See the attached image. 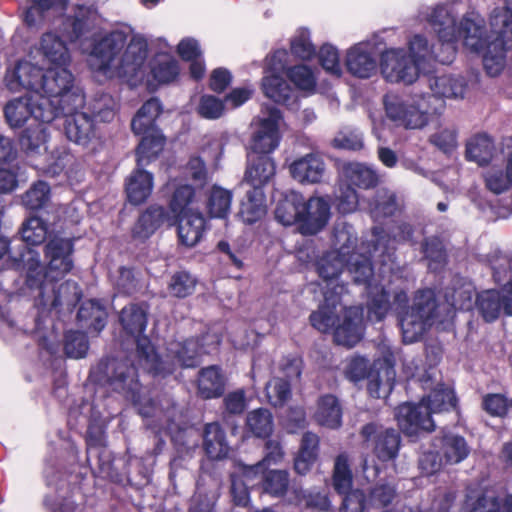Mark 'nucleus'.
Masks as SVG:
<instances>
[{
  "instance_id": "10",
  "label": "nucleus",
  "mask_w": 512,
  "mask_h": 512,
  "mask_svg": "<svg viewBox=\"0 0 512 512\" xmlns=\"http://www.w3.org/2000/svg\"><path fill=\"white\" fill-rule=\"evenodd\" d=\"M42 103L35 95L27 93L24 97L15 98L9 101L5 108L4 114L7 123L12 128L23 126L27 121L33 119L41 124L38 125L34 135L26 130L22 136L21 143L29 150L40 148L46 139L45 128L43 124L51 121H44L38 114L42 111Z\"/></svg>"
},
{
  "instance_id": "63",
  "label": "nucleus",
  "mask_w": 512,
  "mask_h": 512,
  "mask_svg": "<svg viewBox=\"0 0 512 512\" xmlns=\"http://www.w3.org/2000/svg\"><path fill=\"white\" fill-rule=\"evenodd\" d=\"M285 429L295 433L306 426V414L302 407L291 408L283 420Z\"/></svg>"
},
{
  "instance_id": "2",
  "label": "nucleus",
  "mask_w": 512,
  "mask_h": 512,
  "mask_svg": "<svg viewBox=\"0 0 512 512\" xmlns=\"http://www.w3.org/2000/svg\"><path fill=\"white\" fill-rule=\"evenodd\" d=\"M393 242L381 228L375 227L371 239L358 246L356 232L351 225L338 223L334 228L330 251L346 261L347 270L355 283L367 285L368 316L376 321L382 320L391 308V293L396 309L401 308L407 301L403 290L396 291L386 285L369 282L373 275L370 258L378 257L383 265H387L392 261Z\"/></svg>"
},
{
  "instance_id": "47",
  "label": "nucleus",
  "mask_w": 512,
  "mask_h": 512,
  "mask_svg": "<svg viewBox=\"0 0 512 512\" xmlns=\"http://www.w3.org/2000/svg\"><path fill=\"white\" fill-rule=\"evenodd\" d=\"M333 485L339 494H346L351 491L352 473L348 457L345 454L339 455L335 460Z\"/></svg>"
},
{
  "instance_id": "50",
  "label": "nucleus",
  "mask_w": 512,
  "mask_h": 512,
  "mask_svg": "<svg viewBox=\"0 0 512 512\" xmlns=\"http://www.w3.org/2000/svg\"><path fill=\"white\" fill-rule=\"evenodd\" d=\"M22 239L29 245L41 244L47 236V226L39 217H31L23 224Z\"/></svg>"
},
{
  "instance_id": "24",
  "label": "nucleus",
  "mask_w": 512,
  "mask_h": 512,
  "mask_svg": "<svg viewBox=\"0 0 512 512\" xmlns=\"http://www.w3.org/2000/svg\"><path fill=\"white\" fill-rule=\"evenodd\" d=\"M108 369H113L114 374L109 377L110 385L114 390L130 394L133 401L138 402V381L136 369L129 366L126 362L111 361L107 365Z\"/></svg>"
},
{
  "instance_id": "37",
  "label": "nucleus",
  "mask_w": 512,
  "mask_h": 512,
  "mask_svg": "<svg viewBox=\"0 0 512 512\" xmlns=\"http://www.w3.org/2000/svg\"><path fill=\"white\" fill-rule=\"evenodd\" d=\"M343 174L353 185L364 189L371 188L378 182L375 170L362 163L346 164Z\"/></svg>"
},
{
  "instance_id": "20",
  "label": "nucleus",
  "mask_w": 512,
  "mask_h": 512,
  "mask_svg": "<svg viewBox=\"0 0 512 512\" xmlns=\"http://www.w3.org/2000/svg\"><path fill=\"white\" fill-rule=\"evenodd\" d=\"M345 65L349 73L358 78H370L377 72L374 47L369 42H359L346 52Z\"/></svg>"
},
{
  "instance_id": "17",
  "label": "nucleus",
  "mask_w": 512,
  "mask_h": 512,
  "mask_svg": "<svg viewBox=\"0 0 512 512\" xmlns=\"http://www.w3.org/2000/svg\"><path fill=\"white\" fill-rule=\"evenodd\" d=\"M344 267L347 268L346 261L337 256L336 253L328 251L317 262V271L319 276L325 282L324 301H326V293L332 295L334 299L341 298L346 292L343 283L338 282V277L342 273Z\"/></svg>"
},
{
  "instance_id": "4",
  "label": "nucleus",
  "mask_w": 512,
  "mask_h": 512,
  "mask_svg": "<svg viewBox=\"0 0 512 512\" xmlns=\"http://www.w3.org/2000/svg\"><path fill=\"white\" fill-rule=\"evenodd\" d=\"M72 241L54 236L46 245L48 267L44 272L39 253L27 248L21 255V263L26 271V282L31 288L39 289L40 304L44 308H58L61 305H75L80 299V291L75 282L66 281L58 286L54 283L68 273L73 266L71 260Z\"/></svg>"
},
{
  "instance_id": "12",
  "label": "nucleus",
  "mask_w": 512,
  "mask_h": 512,
  "mask_svg": "<svg viewBox=\"0 0 512 512\" xmlns=\"http://www.w3.org/2000/svg\"><path fill=\"white\" fill-rule=\"evenodd\" d=\"M120 322L126 333L136 341L141 365L145 369L158 370V355L148 338L143 336L147 325L146 311L136 304H130L122 309Z\"/></svg>"
},
{
  "instance_id": "61",
  "label": "nucleus",
  "mask_w": 512,
  "mask_h": 512,
  "mask_svg": "<svg viewBox=\"0 0 512 512\" xmlns=\"http://www.w3.org/2000/svg\"><path fill=\"white\" fill-rule=\"evenodd\" d=\"M194 191L189 185H182L176 189L171 200V210L175 216H180L185 212H192L187 206L191 202Z\"/></svg>"
},
{
  "instance_id": "60",
  "label": "nucleus",
  "mask_w": 512,
  "mask_h": 512,
  "mask_svg": "<svg viewBox=\"0 0 512 512\" xmlns=\"http://www.w3.org/2000/svg\"><path fill=\"white\" fill-rule=\"evenodd\" d=\"M319 61L325 71L340 77L342 73L341 65L339 62L338 51L331 45H323L319 51Z\"/></svg>"
},
{
  "instance_id": "16",
  "label": "nucleus",
  "mask_w": 512,
  "mask_h": 512,
  "mask_svg": "<svg viewBox=\"0 0 512 512\" xmlns=\"http://www.w3.org/2000/svg\"><path fill=\"white\" fill-rule=\"evenodd\" d=\"M361 435L366 441L373 443L374 453L378 459L387 461L396 457L400 436L394 429L370 423L362 428Z\"/></svg>"
},
{
  "instance_id": "32",
  "label": "nucleus",
  "mask_w": 512,
  "mask_h": 512,
  "mask_svg": "<svg viewBox=\"0 0 512 512\" xmlns=\"http://www.w3.org/2000/svg\"><path fill=\"white\" fill-rule=\"evenodd\" d=\"M262 90L266 97L276 103L291 105L295 100V93L289 84L278 74L266 75L262 79Z\"/></svg>"
},
{
  "instance_id": "22",
  "label": "nucleus",
  "mask_w": 512,
  "mask_h": 512,
  "mask_svg": "<svg viewBox=\"0 0 512 512\" xmlns=\"http://www.w3.org/2000/svg\"><path fill=\"white\" fill-rule=\"evenodd\" d=\"M291 177L301 184H316L322 181L326 165L323 158L316 153H309L293 160L289 164Z\"/></svg>"
},
{
  "instance_id": "40",
  "label": "nucleus",
  "mask_w": 512,
  "mask_h": 512,
  "mask_svg": "<svg viewBox=\"0 0 512 512\" xmlns=\"http://www.w3.org/2000/svg\"><path fill=\"white\" fill-rule=\"evenodd\" d=\"M260 467V463H257L256 465L253 466L245 467L243 470V479L233 477L231 490L234 501L237 505H247L249 501L247 485L254 486L258 483L253 482L252 479L258 477V470L260 469Z\"/></svg>"
},
{
  "instance_id": "3",
  "label": "nucleus",
  "mask_w": 512,
  "mask_h": 512,
  "mask_svg": "<svg viewBox=\"0 0 512 512\" xmlns=\"http://www.w3.org/2000/svg\"><path fill=\"white\" fill-rule=\"evenodd\" d=\"M4 83L11 92L25 91L35 95L44 105L38 115L44 121H53L61 112H71L85 104L81 89L69 66L44 69L29 53L6 70Z\"/></svg>"
},
{
  "instance_id": "13",
  "label": "nucleus",
  "mask_w": 512,
  "mask_h": 512,
  "mask_svg": "<svg viewBox=\"0 0 512 512\" xmlns=\"http://www.w3.org/2000/svg\"><path fill=\"white\" fill-rule=\"evenodd\" d=\"M204 339L205 344L201 346L198 344V340L194 338L187 339L184 342H171L167 348L166 360H162L158 357V370H147L155 374L162 372L171 373L172 369L164 366L170 360L187 368L198 365L200 356L203 353L212 352L220 343V337L217 334H207Z\"/></svg>"
},
{
  "instance_id": "29",
  "label": "nucleus",
  "mask_w": 512,
  "mask_h": 512,
  "mask_svg": "<svg viewBox=\"0 0 512 512\" xmlns=\"http://www.w3.org/2000/svg\"><path fill=\"white\" fill-rule=\"evenodd\" d=\"M153 190V175L145 170L136 169L126 180V194L129 202L139 205L145 202Z\"/></svg>"
},
{
  "instance_id": "58",
  "label": "nucleus",
  "mask_w": 512,
  "mask_h": 512,
  "mask_svg": "<svg viewBox=\"0 0 512 512\" xmlns=\"http://www.w3.org/2000/svg\"><path fill=\"white\" fill-rule=\"evenodd\" d=\"M446 302L454 309L468 310L472 306L473 287L469 283L453 290L451 294H446Z\"/></svg>"
},
{
  "instance_id": "39",
  "label": "nucleus",
  "mask_w": 512,
  "mask_h": 512,
  "mask_svg": "<svg viewBox=\"0 0 512 512\" xmlns=\"http://www.w3.org/2000/svg\"><path fill=\"white\" fill-rule=\"evenodd\" d=\"M150 73L157 82L168 83L177 77L178 63L168 54H158L150 66Z\"/></svg>"
},
{
  "instance_id": "25",
  "label": "nucleus",
  "mask_w": 512,
  "mask_h": 512,
  "mask_svg": "<svg viewBox=\"0 0 512 512\" xmlns=\"http://www.w3.org/2000/svg\"><path fill=\"white\" fill-rule=\"evenodd\" d=\"M174 224V218L165 212L163 207L151 206L138 219L133 227V237L137 239H147L161 225Z\"/></svg>"
},
{
  "instance_id": "49",
  "label": "nucleus",
  "mask_w": 512,
  "mask_h": 512,
  "mask_svg": "<svg viewBox=\"0 0 512 512\" xmlns=\"http://www.w3.org/2000/svg\"><path fill=\"white\" fill-rule=\"evenodd\" d=\"M196 284L197 280L194 276L186 271H180L171 277L168 289L171 295L185 298L194 292Z\"/></svg>"
},
{
  "instance_id": "34",
  "label": "nucleus",
  "mask_w": 512,
  "mask_h": 512,
  "mask_svg": "<svg viewBox=\"0 0 512 512\" xmlns=\"http://www.w3.org/2000/svg\"><path fill=\"white\" fill-rule=\"evenodd\" d=\"M204 449L211 459L219 460L228 455L230 447L218 423L206 425L204 430Z\"/></svg>"
},
{
  "instance_id": "57",
  "label": "nucleus",
  "mask_w": 512,
  "mask_h": 512,
  "mask_svg": "<svg viewBox=\"0 0 512 512\" xmlns=\"http://www.w3.org/2000/svg\"><path fill=\"white\" fill-rule=\"evenodd\" d=\"M485 182L488 189L496 194L512 187V178L507 169L504 172L500 168H490L485 174Z\"/></svg>"
},
{
  "instance_id": "52",
  "label": "nucleus",
  "mask_w": 512,
  "mask_h": 512,
  "mask_svg": "<svg viewBox=\"0 0 512 512\" xmlns=\"http://www.w3.org/2000/svg\"><path fill=\"white\" fill-rule=\"evenodd\" d=\"M369 209L374 218L392 215L397 209L395 195L386 189L379 190Z\"/></svg>"
},
{
  "instance_id": "35",
  "label": "nucleus",
  "mask_w": 512,
  "mask_h": 512,
  "mask_svg": "<svg viewBox=\"0 0 512 512\" xmlns=\"http://www.w3.org/2000/svg\"><path fill=\"white\" fill-rule=\"evenodd\" d=\"M141 134L143 137L136 152L138 166L146 165L157 157L165 144V138L158 129H150L149 132Z\"/></svg>"
},
{
  "instance_id": "54",
  "label": "nucleus",
  "mask_w": 512,
  "mask_h": 512,
  "mask_svg": "<svg viewBox=\"0 0 512 512\" xmlns=\"http://www.w3.org/2000/svg\"><path fill=\"white\" fill-rule=\"evenodd\" d=\"M264 490L272 495H282L288 487V474L282 470H271L265 476H259Z\"/></svg>"
},
{
  "instance_id": "14",
  "label": "nucleus",
  "mask_w": 512,
  "mask_h": 512,
  "mask_svg": "<svg viewBox=\"0 0 512 512\" xmlns=\"http://www.w3.org/2000/svg\"><path fill=\"white\" fill-rule=\"evenodd\" d=\"M438 441L436 452L426 453L420 459V466L427 474H433L446 464H458L470 453L466 440L460 435L446 433Z\"/></svg>"
},
{
  "instance_id": "5",
  "label": "nucleus",
  "mask_w": 512,
  "mask_h": 512,
  "mask_svg": "<svg viewBox=\"0 0 512 512\" xmlns=\"http://www.w3.org/2000/svg\"><path fill=\"white\" fill-rule=\"evenodd\" d=\"M148 43L140 34L115 30L94 40L89 53L91 70L105 79L122 78L140 82L149 75Z\"/></svg>"
},
{
  "instance_id": "46",
  "label": "nucleus",
  "mask_w": 512,
  "mask_h": 512,
  "mask_svg": "<svg viewBox=\"0 0 512 512\" xmlns=\"http://www.w3.org/2000/svg\"><path fill=\"white\" fill-rule=\"evenodd\" d=\"M287 77L295 87L306 93H313L316 87L314 72L306 65H295L286 71Z\"/></svg>"
},
{
  "instance_id": "21",
  "label": "nucleus",
  "mask_w": 512,
  "mask_h": 512,
  "mask_svg": "<svg viewBox=\"0 0 512 512\" xmlns=\"http://www.w3.org/2000/svg\"><path fill=\"white\" fill-rule=\"evenodd\" d=\"M329 200L322 196H312L308 201L303 198L301 211V231L303 234H315L319 232L330 219Z\"/></svg>"
},
{
  "instance_id": "27",
  "label": "nucleus",
  "mask_w": 512,
  "mask_h": 512,
  "mask_svg": "<svg viewBox=\"0 0 512 512\" xmlns=\"http://www.w3.org/2000/svg\"><path fill=\"white\" fill-rule=\"evenodd\" d=\"M428 85L432 94H425L432 100H438L444 108V98H462L464 95L465 85L461 79L454 78L450 75L432 76L428 78Z\"/></svg>"
},
{
  "instance_id": "59",
  "label": "nucleus",
  "mask_w": 512,
  "mask_h": 512,
  "mask_svg": "<svg viewBox=\"0 0 512 512\" xmlns=\"http://www.w3.org/2000/svg\"><path fill=\"white\" fill-rule=\"evenodd\" d=\"M78 318L80 320L92 318L94 328L100 331L105 326L106 313L98 301L91 300L80 307Z\"/></svg>"
},
{
  "instance_id": "7",
  "label": "nucleus",
  "mask_w": 512,
  "mask_h": 512,
  "mask_svg": "<svg viewBox=\"0 0 512 512\" xmlns=\"http://www.w3.org/2000/svg\"><path fill=\"white\" fill-rule=\"evenodd\" d=\"M453 390L438 384L418 405L405 403L396 411V419L403 433L415 436L420 431H432L435 427L432 414L449 411L455 407Z\"/></svg>"
},
{
  "instance_id": "45",
  "label": "nucleus",
  "mask_w": 512,
  "mask_h": 512,
  "mask_svg": "<svg viewBox=\"0 0 512 512\" xmlns=\"http://www.w3.org/2000/svg\"><path fill=\"white\" fill-rule=\"evenodd\" d=\"M33 5L26 11L25 22L29 26L39 25L47 18L46 13L49 10L62 11L65 8L67 0H31Z\"/></svg>"
},
{
  "instance_id": "6",
  "label": "nucleus",
  "mask_w": 512,
  "mask_h": 512,
  "mask_svg": "<svg viewBox=\"0 0 512 512\" xmlns=\"http://www.w3.org/2000/svg\"><path fill=\"white\" fill-rule=\"evenodd\" d=\"M310 322L321 332L334 329L337 344L353 347L363 336L362 310L358 307L344 308L340 298L334 299L326 293V301L310 315Z\"/></svg>"
},
{
  "instance_id": "30",
  "label": "nucleus",
  "mask_w": 512,
  "mask_h": 512,
  "mask_svg": "<svg viewBox=\"0 0 512 512\" xmlns=\"http://www.w3.org/2000/svg\"><path fill=\"white\" fill-rule=\"evenodd\" d=\"M233 194L219 185H213L206 192L205 207L213 218L225 219L231 210Z\"/></svg>"
},
{
  "instance_id": "53",
  "label": "nucleus",
  "mask_w": 512,
  "mask_h": 512,
  "mask_svg": "<svg viewBox=\"0 0 512 512\" xmlns=\"http://www.w3.org/2000/svg\"><path fill=\"white\" fill-rule=\"evenodd\" d=\"M50 195V188L47 183L39 181L35 183L22 197L24 206L29 209H39L43 207Z\"/></svg>"
},
{
  "instance_id": "19",
  "label": "nucleus",
  "mask_w": 512,
  "mask_h": 512,
  "mask_svg": "<svg viewBox=\"0 0 512 512\" xmlns=\"http://www.w3.org/2000/svg\"><path fill=\"white\" fill-rule=\"evenodd\" d=\"M502 293L500 296L498 291L490 289L478 294L476 305L486 321L498 318L502 308L507 315L512 316V280L503 287Z\"/></svg>"
},
{
  "instance_id": "28",
  "label": "nucleus",
  "mask_w": 512,
  "mask_h": 512,
  "mask_svg": "<svg viewBox=\"0 0 512 512\" xmlns=\"http://www.w3.org/2000/svg\"><path fill=\"white\" fill-rule=\"evenodd\" d=\"M248 168L245 179L253 189H261L275 173V165L271 157L267 155L248 154Z\"/></svg>"
},
{
  "instance_id": "56",
  "label": "nucleus",
  "mask_w": 512,
  "mask_h": 512,
  "mask_svg": "<svg viewBox=\"0 0 512 512\" xmlns=\"http://www.w3.org/2000/svg\"><path fill=\"white\" fill-rule=\"evenodd\" d=\"M65 353L70 358L79 359L86 355L88 350V340L84 333L70 331L66 334Z\"/></svg>"
},
{
  "instance_id": "23",
  "label": "nucleus",
  "mask_w": 512,
  "mask_h": 512,
  "mask_svg": "<svg viewBox=\"0 0 512 512\" xmlns=\"http://www.w3.org/2000/svg\"><path fill=\"white\" fill-rule=\"evenodd\" d=\"M67 115L65 121V134L67 138L83 147L88 146L96 138V127L93 119L85 112H62Z\"/></svg>"
},
{
  "instance_id": "33",
  "label": "nucleus",
  "mask_w": 512,
  "mask_h": 512,
  "mask_svg": "<svg viewBox=\"0 0 512 512\" xmlns=\"http://www.w3.org/2000/svg\"><path fill=\"white\" fill-rule=\"evenodd\" d=\"M303 196L297 192H290L280 200L275 209V218L284 226H290L295 223L301 224L303 217L301 205Z\"/></svg>"
},
{
  "instance_id": "18",
  "label": "nucleus",
  "mask_w": 512,
  "mask_h": 512,
  "mask_svg": "<svg viewBox=\"0 0 512 512\" xmlns=\"http://www.w3.org/2000/svg\"><path fill=\"white\" fill-rule=\"evenodd\" d=\"M30 53L36 55L38 63L41 58L49 67L70 66L71 63V54L66 43L53 32L44 33Z\"/></svg>"
},
{
  "instance_id": "44",
  "label": "nucleus",
  "mask_w": 512,
  "mask_h": 512,
  "mask_svg": "<svg viewBox=\"0 0 512 512\" xmlns=\"http://www.w3.org/2000/svg\"><path fill=\"white\" fill-rule=\"evenodd\" d=\"M265 214L264 195L261 189L247 192V200L242 202L240 216L245 223H254Z\"/></svg>"
},
{
  "instance_id": "31",
  "label": "nucleus",
  "mask_w": 512,
  "mask_h": 512,
  "mask_svg": "<svg viewBox=\"0 0 512 512\" xmlns=\"http://www.w3.org/2000/svg\"><path fill=\"white\" fill-rule=\"evenodd\" d=\"M342 409L338 399L333 395L319 398L314 412L315 421L328 428H338L341 425Z\"/></svg>"
},
{
  "instance_id": "38",
  "label": "nucleus",
  "mask_w": 512,
  "mask_h": 512,
  "mask_svg": "<svg viewBox=\"0 0 512 512\" xmlns=\"http://www.w3.org/2000/svg\"><path fill=\"white\" fill-rule=\"evenodd\" d=\"M223 378L215 366L201 370L198 379V388L204 398H214L221 395L223 391Z\"/></svg>"
},
{
  "instance_id": "11",
  "label": "nucleus",
  "mask_w": 512,
  "mask_h": 512,
  "mask_svg": "<svg viewBox=\"0 0 512 512\" xmlns=\"http://www.w3.org/2000/svg\"><path fill=\"white\" fill-rule=\"evenodd\" d=\"M436 316L435 294L427 289L419 292L413 301V305L400 316V327L405 343L417 341L432 324Z\"/></svg>"
},
{
  "instance_id": "26",
  "label": "nucleus",
  "mask_w": 512,
  "mask_h": 512,
  "mask_svg": "<svg viewBox=\"0 0 512 512\" xmlns=\"http://www.w3.org/2000/svg\"><path fill=\"white\" fill-rule=\"evenodd\" d=\"M172 218H179L178 236L183 245L193 247L201 240L205 219L200 212H185Z\"/></svg>"
},
{
  "instance_id": "51",
  "label": "nucleus",
  "mask_w": 512,
  "mask_h": 512,
  "mask_svg": "<svg viewBox=\"0 0 512 512\" xmlns=\"http://www.w3.org/2000/svg\"><path fill=\"white\" fill-rule=\"evenodd\" d=\"M291 52L301 60H310L316 55V49L310 40V33L300 29L291 39Z\"/></svg>"
},
{
  "instance_id": "55",
  "label": "nucleus",
  "mask_w": 512,
  "mask_h": 512,
  "mask_svg": "<svg viewBox=\"0 0 512 512\" xmlns=\"http://www.w3.org/2000/svg\"><path fill=\"white\" fill-rule=\"evenodd\" d=\"M266 396L273 406H282L290 397L289 383L280 378H273L266 384Z\"/></svg>"
},
{
  "instance_id": "64",
  "label": "nucleus",
  "mask_w": 512,
  "mask_h": 512,
  "mask_svg": "<svg viewBox=\"0 0 512 512\" xmlns=\"http://www.w3.org/2000/svg\"><path fill=\"white\" fill-rule=\"evenodd\" d=\"M344 495L341 512H363L365 497L361 490H351Z\"/></svg>"
},
{
  "instance_id": "62",
  "label": "nucleus",
  "mask_w": 512,
  "mask_h": 512,
  "mask_svg": "<svg viewBox=\"0 0 512 512\" xmlns=\"http://www.w3.org/2000/svg\"><path fill=\"white\" fill-rule=\"evenodd\" d=\"M114 106L113 99L108 95H103L92 105L93 116L100 121L109 122L114 117Z\"/></svg>"
},
{
  "instance_id": "42",
  "label": "nucleus",
  "mask_w": 512,
  "mask_h": 512,
  "mask_svg": "<svg viewBox=\"0 0 512 512\" xmlns=\"http://www.w3.org/2000/svg\"><path fill=\"white\" fill-rule=\"evenodd\" d=\"M471 512H512V495L500 498L488 490L472 504Z\"/></svg>"
},
{
  "instance_id": "43",
  "label": "nucleus",
  "mask_w": 512,
  "mask_h": 512,
  "mask_svg": "<svg viewBox=\"0 0 512 512\" xmlns=\"http://www.w3.org/2000/svg\"><path fill=\"white\" fill-rule=\"evenodd\" d=\"M494 144L487 135H477L467 143L466 154L468 159L484 165L489 162L493 155Z\"/></svg>"
},
{
  "instance_id": "8",
  "label": "nucleus",
  "mask_w": 512,
  "mask_h": 512,
  "mask_svg": "<svg viewBox=\"0 0 512 512\" xmlns=\"http://www.w3.org/2000/svg\"><path fill=\"white\" fill-rule=\"evenodd\" d=\"M384 105L386 116L405 129H422L442 111V103L425 94H414L407 99L387 96Z\"/></svg>"
},
{
  "instance_id": "1",
  "label": "nucleus",
  "mask_w": 512,
  "mask_h": 512,
  "mask_svg": "<svg viewBox=\"0 0 512 512\" xmlns=\"http://www.w3.org/2000/svg\"><path fill=\"white\" fill-rule=\"evenodd\" d=\"M429 22L437 33L442 49L435 52L427 40L416 35L409 42V52L401 48H390L381 54L382 76L391 83L406 85L415 82L421 72H426L433 60L443 64L451 63L456 53L455 41L463 38L464 45L472 51L482 52L483 65L491 76L498 75L507 60H512V10H493L489 22V34L484 37L481 23L463 19L459 26L446 7L433 10Z\"/></svg>"
},
{
  "instance_id": "36",
  "label": "nucleus",
  "mask_w": 512,
  "mask_h": 512,
  "mask_svg": "<svg viewBox=\"0 0 512 512\" xmlns=\"http://www.w3.org/2000/svg\"><path fill=\"white\" fill-rule=\"evenodd\" d=\"M162 111L158 99L151 98L146 101L133 118L131 127L134 133H146L150 129H157L154 122Z\"/></svg>"
},
{
  "instance_id": "9",
  "label": "nucleus",
  "mask_w": 512,
  "mask_h": 512,
  "mask_svg": "<svg viewBox=\"0 0 512 512\" xmlns=\"http://www.w3.org/2000/svg\"><path fill=\"white\" fill-rule=\"evenodd\" d=\"M345 377L357 382L368 378V392L375 398H386L392 391L396 373L387 362H375L370 370L369 361L359 355L345 360L343 366Z\"/></svg>"
},
{
  "instance_id": "41",
  "label": "nucleus",
  "mask_w": 512,
  "mask_h": 512,
  "mask_svg": "<svg viewBox=\"0 0 512 512\" xmlns=\"http://www.w3.org/2000/svg\"><path fill=\"white\" fill-rule=\"evenodd\" d=\"M246 426L258 438H266L273 432V417L269 410L259 408L247 414Z\"/></svg>"
},
{
  "instance_id": "15",
  "label": "nucleus",
  "mask_w": 512,
  "mask_h": 512,
  "mask_svg": "<svg viewBox=\"0 0 512 512\" xmlns=\"http://www.w3.org/2000/svg\"><path fill=\"white\" fill-rule=\"evenodd\" d=\"M282 120L280 111L275 107L265 106L255 122L256 129L250 142L252 155H267L279 144V126Z\"/></svg>"
},
{
  "instance_id": "48",
  "label": "nucleus",
  "mask_w": 512,
  "mask_h": 512,
  "mask_svg": "<svg viewBox=\"0 0 512 512\" xmlns=\"http://www.w3.org/2000/svg\"><path fill=\"white\" fill-rule=\"evenodd\" d=\"M196 112L204 119L216 120L224 115L225 104L223 100L214 95L204 94L199 98Z\"/></svg>"
}]
</instances>
